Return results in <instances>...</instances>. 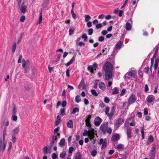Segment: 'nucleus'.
Returning a JSON list of instances; mask_svg holds the SVG:
<instances>
[{
	"instance_id": "1",
	"label": "nucleus",
	"mask_w": 159,
	"mask_h": 159,
	"mask_svg": "<svg viewBox=\"0 0 159 159\" xmlns=\"http://www.w3.org/2000/svg\"><path fill=\"white\" fill-rule=\"evenodd\" d=\"M108 124L107 122L103 123L100 127V129L102 132L103 134H105L107 133L109 134H111L112 132V129L111 127H108Z\"/></svg>"
},
{
	"instance_id": "2",
	"label": "nucleus",
	"mask_w": 159,
	"mask_h": 159,
	"mask_svg": "<svg viewBox=\"0 0 159 159\" xmlns=\"http://www.w3.org/2000/svg\"><path fill=\"white\" fill-rule=\"evenodd\" d=\"M123 43V41H119L116 44L115 48L111 54V55L114 56L118 52V50L121 48Z\"/></svg>"
},
{
	"instance_id": "3",
	"label": "nucleus",
	"mask_w": 159,
	"mask_h": 159,
	"mask_svg": "<svg viewBox=\"0 0 159 159\" xmlns=\"http://www.w3.org/2000/svg\"><path fill=\"white\" fill-rule=\"evenodd\" d=\"M113 66L110 62H107L104 65L103 69L105 71H112Z\"/></svg>"
},
{
	"instance_id": "4",
	"label": "nucleus",
	"mask_w": 159,
	"mask_h": 159,
	"mask_svg": "<svg viewBox=\"0 0 159 159\" xmlns=\"http://www.w3.org/2000/svg\"><path fill=\"white\" fill-rule=\"evenodd\" d=\"M124 121V119L123 118H119L116 120L114 123L115 129H118L120 125L123 123Z\"/></svg>"
},
{
	"instance_id": "5",
	"label": "nucleus",
	"mask_w": 159,
	"mask_h": 159,
	"mask_svg": "<svg viewBox=\"0 0 159 159\" xmlns=\"http://www.w3.org/2000/svg\"><path fill=\"white\" fill-rule=\"evenodd\" d=\"M136 100V98L135 95L132 94L129 97L128 99V103L129 105H131L134 103Z\"/></svg>"
},
{
	"instance_id": "6",
	"label": "nucleus",
	"mask_w": 159,
	"mask_h": 159,
	"mask_svg": "<svg viewBox=\"0 0 159 159\" xmlns=\"http://www.w3.org/2000/svg\"><path fill=\"white\" fill-rule=\"evenodd\" d=\"M106 139H103L101 138L99 140L98 144L100 145L102 144V149H103L107 147V142Z\"/></svg>"
},
{
	"instance_id": "7",
	"label": "nucleus",
	"mask_w": 159,
	"mask_h": 159,
	"mask_svg": "<svg viewBox=\"0 0 159 159\" xmlns=\"http://www.w3.org/2000/svg\"><path fill=\"white\" fill-rule=\"evenodd\" d=\"M105 75L104 77V80H109L112 77V71H105Z\"/></svg>"
},
{
	"instance_id": "8",
	"label": "nucleus",
	"mask_w": 159,
	"mask_h": 159,
	"mask_svg": "<svg viewBox=\"0 0 159 159\" xmlns=\"http://www.w3.org/2000/svg\"><path fill=\"white\" fill-rule=\"evenodd\" d=\"M60 133H57L56 134H54V135L52 136V139L51 142L50 146L52 147L54 145V143H56V141H55L57 139L58 137L57 136H59L60 135Z\"/></svg>"
},
{
	"instance_id": "9",
	"label": "nucleus",
	"mask_w": 159,
	"mask_h": 159,
	"mask_svg": "<svg viewBox=\"0 0 159 159\" xmlns=\"http://www.w3.org/2000/svg\"><path fill=\"white\" fill-rule=\"evenodd\" d=\"M7 144V142L2 140L1 138H0V150L4 151L5 149Z\"/></svg>"
},
{
	"instance_id": "10",
	"label": "nucleus",
	"mask_w": 159,
	"mask_h": 159,
	"mask_svg": "<svg viewBox=\"0 0 159 159\" xmlns=\"http://www.w3.org/2000/svg\"><path fill=\"white\" fill-rule=\"evenodd\" d=\"M98 66V65L96 63H94L92 65H90L87 67L88 70L92 73L93 72V70H96Z\"/></svg>"
},
{
	"instance_id": "11",
	"label": "nucleus",
	"mask_w": 159,
	"mask_h": 159,
	"mask_svg": "<svg viewBox=\"0 0 159 159\" xmlns=\"http://www.w3.org/2000/svg\"><path fill=\"white\" fill-rule=\"evenodd\" d=\"M102 121V120L99 117H96L94 120V123L96 126H99Z\"/></svg>"
},
{
	"instance_id": "12",
	"label": "nucleus",
	"mask_w": 159,
	"mask_h": 159,
	"mask_svg": "<svg viewBox=\"0 0 159 159\" xmlns=\"http://www.w3.org/2000/svg\"><path fill=\"white\" fill-rule=\"evenodd\" d=\"M155 152L156 147L155 146H153L149 154V156L151 159H153L155 158Z\"/></svg>"
},
{
	"instance_id": "13",
	"label": "nucleus",
	"mask_w": 159,
	"mask_h": 159,
	"mask_svg": "<svg viewBox=\"0 0 159 159\" xmlns=\"http://www.w3.org/2000/svg\"><path fill=\"white\" fill-rule=\"evenodd\" d=\"M137 72L135 70H131L129 71L125 74V76H127V75L129 76L133 77L134 78H136V77Z\"/></svg>"
},
{
	"instance_id": "14",
	"label": "nucleus",
	"mask_w": 159,
	"mask_h": 159,
	"mask_svg": "<svg viewBox=\"0 0 159 159\" xmlns=\"http://www.w3.org/2000/svg\"><path fill=\"white\" fill-rule=\"evenodd\" d=\"M27 8V6L25 5L24 2H23L20 6V11L23 14H25Z\"/></svg>"
},
{
	"instance_id": "15",
	"label": "nucleus",
	"mask_w": 159,
	"mask_h": 159,
	"mask_svg": "<svg viewBox=\"0 0 159 159\" xmlns=\"http://www.w3.org/2000/svg\"><path fill=\"white\" fill-rule=\"evenodd\" d=\"M120 139V135L118 134H116L112 136L111 138V140L114 143L118 140Z\"/></svg>"
},
{
	"instance_id": "16",
	"label": "nucleus",
	"mask_w": 159,
	"mask_h": 159,
	"mask_svg": "<svg viewBox=\"0 0 159 159\" xmlns=\"http://www.w3.org/2000/svg\"><path fill=\"white\" fill-rule=\"evenodd\" d=\"M159 49V47H157L155 51L154 54V55L153 57L151 59V67L152 66L154 63V58L156 57V56L157 54L158 53V50Z\"/></svg>"
},
{
	"instance_id": "17",
	"label": "nucleus",
	"mask_w": 159,
	"mask_h": 159,
	"mask_svg": "<svg viewBox=\"0 0 159 159\" xmlns=\"http://www.w3.org/2000/svg\"><path fill=\"white\" fill-rule=\"evenodd\" d=\"M115 113V108L114 107H112L111 110V111L109 114H108V117L110 118H111Z\"/></svg>"
},
{
	"instance_id": "18",
	"label": "nucleus",
	"mask_w": 159,
	"mask_h": 159,
	"mask_svg": "<svg viewBox=\"0 0 159 159\" xmlns=\"http://www.w3.org/2000/svg\"><path fill=\"white\" fill-rule=\"evenodd\" d=\"M147 101L148 103H151L155 99L154 96L152 95H150L147 97Z\"/></svg>"
},
{
	"instance_id": "19",
	"label": "nucleus",
	"mask_w": 159,
	"mask_h": 159,
	"mask_svg": "<svg viewBox=\"0 0 159 159\" xmlns=\"http://www.w3.org/2000/svg\"><path fill=\"white\" fill-rule=\"evenodd\" d=\"M75 61V57L74 56L68 62L65 64L66 66L67 67L69 66L74 62Z\"/></svg>"
},
{
	"instance_id": "20",
	"label": "nucleus",
	"mask_w": 159,
	"mask_h": 159,
	"mask_svg": "<svg viewBox=\"0 0 159 159\" xmlns=\"http://www.w3.org/2000/svg\"><path fill=\"white\" fill-rule=\"evenodd\" d=\"M30 64V62L29 61H26L24 59L22 60V67L25 68L26 66H29Z\"/></svg>"
},
{
	"instance_id": "21",
	"label": "nucleus",
	"mask_w": 159,
	"mask_h": 159,
	"mask_svg": "<svg viewBox=\"0 0 159 159\" xmlns=\"http://www.w3.org/2000/svg\"><path fill=\"white\" fill-rule=\"evenodd\" d=\"M99 87L100 89L104 90L105 89V85L104 83L100 82L99 83Z\"/></svg>"
},
{
	"instance_id": "22",
	"label": "nucleus",
	"mask_w": 159,
	"mask_h": 159,
	"mask_svg": "<svg viewBox=\"0 0 159 159\" xmlns=\"http://www.w3.org/2000/svg\"><path fill=\"white\" fill-rule=\"evenodd\" d=\"M67 126L68 128H73V121L71 120H69L67 122Z\"/></svg>"
},
{
	"instance_id": "23",
	"label": "nucleus",
	"mask_w": 159,
	"mask_h": 159,
	"mask_svg": "<svg viewBox=\"0 0 159 159\" xmlns=\"http://www.w3.org/2000/svg\"><path fill=\"white\" fill-rule=\"evenodd\" d=\"M132 25L129 22H127L126 23V29L127 30H129L131 29Z\"/></svg>"
},
{
	"instance_id": "24",
	"label": "nucleus",
	"mask_w": 159,
	"mask_h": 159,
	"mask_svg": "<svg viewBox=\"0 0 159 159\" xmlns=\"http://www.w3.org/2000/svg\"><path fill=\"white\" fill-rule=\"evenodd\" d=\"M65 139H62L60 140L59 143V145L61 147H63L65 145Z\"/></svg>"
},
{
	"instance_id": "25",
	"label": "nucleus",
	"mask_w": 159,
	"mask_h": 159,
	"mask_svg": "<svg viewBox=\"0 0 159 159\" xmlns=\"http://www.w3.org/2000/svg\"><path fill=\"white\" fill-rule=\"evenodd\" d=\"M75 30V27L74 26L70 27L69 30V34L70 35H72L74 33Z\"/></svg>"
},
{
	"instance_id": "26",
	"label": "nucleus",
	"mask_w": 159,
	"mask_h": 159,
	"mask_svg": "<svg viewBox=\"0 0 159 159\" xmlns=\"http://www.w3.org/2000/svg\"><path fill=\"white\" fill-rule=\"evenodd\" d=\"M126 131L127 138H131L132 136V129L128 130Z\"/></svg>"
},
{
	"instance_id": "27",
	"label": "nucleus",
	"mask_w": 159,
	"mask_h": 159,
	"mask_svg": "<svg viewBox=\"0 0 159 159\" xmlns=\"http://www.w3.org/2000/svg\"><path fill=\"white\" fill-rule=\"evenodd\" d=\"M115 148L117 149L118 150H120L123 149L124 148V145L121 144H118Z\"/></svg>"
},
{
	"instance_id": "28",
	"label": "nucleus",
	"mask_w": 159,
	"mask_h": 159,
	"mask_svg": "<svg viewBox=\"0 0 159 159\" xmlns=\"http://www.w3.org/2000/svg\"><path fill=\"white\" fill-rule=\"evenodd\" d=\"M119 93V89L117 87H115L113 89L112 92V94H116Z\"/></svg>"
},
{
	"instance_id": "29",
	"label": "nucleus",
	"mask_w": 159,
	"mask_h": 159,
	"mask_svg": "<svg viewBox=\"0 0 159 159\" xmlns=\"http://www.w3.org/2000/svg\"><path fill=\"white\" fill-rule=\"evenodd\" d=\"M19 128L18 127L15 128L13 131L12 134H14V135L15 134H17L19 132Z\"/></svg>"
},
{
	"instance_id": "30",
	"label": "nucleus",
	"mask_w": 159,
	"mask_h": 159,
	"mask_svg": "<svg viewBox=\"0 0 159 159\" xmlns=\"http://www.w3.org/2000/svg\"><path fill=\"white\" fill-rule=\"evenodd\" d=\"M158 63L159 61L157 59H156L154 64V68L155 70H156L157 68Z\"/></svg>"
},
{
	"instance_id": "31",
	"label": "nucleus",
	"mask_w": 159,
	"mask_h": 159,
	"mask_svg": "<svg viewBox=\"0 0 159 159\" xmlns=\"http://www.w3.org/2000/svg\"><path fill=\"white\" fill-rule=\"evenodd\" d=\"M85 21L86 22H88L91 18V16L89 15H85L84 16Z\"/></svg>"
},
{
	"instance_id": "32",
	"label": "nucleus",
	"mask_w": 159,
	"mask_h": 159,
	"mask_svg": "<svg viewBox=\"0 0 159 159\" xmlns=\"http://www.w3.org/2000/svg\"><path fill=\"white\" fill-rule=\"evenodd\" d=\"M81 101L80 97L79 95H77L76 96L75 98V101L77 103L80 102Z\"/></svg>"
},
{
	"instance_id": "33",
	"label": "nucleus",
	"mask_w": 159,
	"mask_h": 159,
	"mask_svg": "<svg viewBox=\"0 0 159 159\" xmlns=\"http://www.w3.org/2000/svg\"><path fill=\"white\" fill-rule=\"evenodd\" d=\"M66 155V153L65 151H63L61 153L60 155V157L61 158H64Z\"/></svg>"
},
{
	"instance_id": "34",
	"label": "nucleus",
	"mask_w": 159,
	"mask_h": 159,
	"mask_svg": "<svg viewBox=\"0 0 159 159\" xmlns=\"http://www.w3.org/2000/svg\"><path fill=\"white\" fill-rule=\"evenodd\" d=\"M95 133H89V137L90 139H93L94 138Z\"/></svg>"
},
{
	"instance_id": "35",
	"label": "nucleus",
	"mask_w": 159,
	"mask_h": 159,
	"mask_svg": "<svg viewBox=\"0 0 159 159\" xmlns=\"http://www.w3.org/2000/svg\"><path fill=\"white\" fill-rule=\"evenodd\" d=\"M91 92L93 95L94 96H98V94L95 90L92 89L91 90Z\"/></svg>"
},
{
	"instance_id": "36",
	"label": "nucleus",
	"mask_w": 159,
	"mask_h": 159,
	"mask_svg": "<svg viewBox=\"0 0 159 159\" xmlns=\"http://www.w3.org/2000/svg\"><path fill=\"white\" fill-rule=\"evenodd\" d=\"M79 111V108L78 107H75L73 110L72 113L73 114H75L76 112H78Z\"/></svg>"
},
{
	"instance_id": "37",
	"label": "nucleus",
	"mask_w": 159,
	"mask_h": 159,
	"mask_svg": "<svg viewBox=\"0 0 159 159\" xmlns=\"http://www.w3.org/2000/svg\"><path fill=\"white\" fill-rule=\"evenodd\" d=\"M91 156L93 157H94L97 155V152L96 150H93L91 152Z\"/></svg>"
},
{
	"instance_id": "38",
	"label": "nucleus",
	"mask_w": 159,
	"mask_h": 159,
	"mask_svg": "<svg viewBox=\"0 0 159 159\" xmlns=\"http://www.w3.org/2000/svg\"><path fill=\"white\" fill-rule=\"evenodd\" d=\"M153 140L154 139L153 138V136L151 135H150L148 138V141L150 143H152L153 142Z\"/></svg>"
},
{
	"instance_id": "39",
	"label": "nucleus",
	"mask_w": 159,
	"mask_h": 159,
	"mask_svg": "<svg viewBox=\"0 0 159 159\" xmlns=\"http://www.w3.org/2000/svg\"><path fill=\"white\" fill-rule=\"evenodd\" d=\"M60 114L62 116L66 115L65 110L64 108H61L60 110Z\"/></svg>"
},
{
	"instance_id": "40",
	"label": "nucleus",
	"mask_w": 159,
	"mask_h": 159,
	"mask_svg": "<svg viewBox=\"0 0 159 159\" xmlns=\"http://www.w3.org/2000/svg\"><path fill=\"white\" fill-rule=\"evenodd\" d=\"M81 156L79 152H77L76 153L75 156V159H81Z\"/></svg>"
},
{
	"instance_id": "41",
	"label": "nucleus",
	"mask_w": 159,
	"mask_h": 159,
	"mask_svg": "<svg viewBox=\"0 0 159 159\" xmlns=\"http://www.w3.org/2000/svg\"><path fill=\"white\" fill-rule=\"evenodd\" d=\"M91 118V116L89 115L86 120V123L89 124L90 123V120Z\"/></svg>"
},
{
	"instance_id": "42",
	"label": "nucleus",
	"mask_w": 159,
	"mask_h": 159,
	"mask_svg": "<svg viewBox=\"0 0 159 159\" xmlns=\"http://www.w3.org/2000/svg\"><path fill=\"white\" fill-rule=\"evenodd\" d=\"M42 12L41 11V12L40 13L39 15V24L41 23L42 22Z\"/></svg>"
},
{
	"instance_id": "43",
	"label": "nucleus",
	"mask_w": 159,
	"mask_h": 159,
	"mask_svg": "<svg viewBox=\"0 0 159 159\" xmlns=\"http://www.w3.org/2000/svg\"><path fill=\"white\" fill-rule=\"evenodd\" d=\"M48 148L47 146L45 147L43 149V153L44 154L46 155L48 153Z\"/></svg>"
},
{
	"instance_id": "44",
	"label": "nucleus",
	"mask_w": 159,
	"mask_h": 159,
	"mask_svg": "<svg viewBox=\"0 0 159 159\" xmlns=\"http://www.w3.org/2000/svg\"><path fill=\"white\" fill-rule=\"evenodd\" d=\"M108 52V51H107V49L105 48L102 49V55L104 56L107 54Z\"/></svg>"
},
{
	"instance_id": "45",
	"label": "nucleus",
	"mask_w": 159,
	"mask_h": 159,
	"mask_svg": "<svg viewBox=\"0 0 159 159\" xmlns=\"http://www.w3.org/2000/svg\"><path fill=\"white\" fill-rule=\"evenodd\" d=\"M110 110V108L109 107H106L105 112L106 114L107 115V116L108 117V114H109V112Z\"/></svg>"
},
{
	"instance_id": "46",
	"label": "nucleus",
	"mask_w": 159,
	"mask_h": 159,
	"mask_svg": "<svg viewBox=\"0 0 159 159\" xmlns=\"http://www.w3.org/2000/svg\"><path fill=\"white\" fill-rule=\"evenodd\" d=\"M88 130L89 131V133H95L94 129H93L91 126H89L88 128Z\"/></svg>"
},
{
	"instance_id": "47",
	"label": "nucleus",
	"mask_w": 159,
	"mask_h": 159,
	"mask_svg": "<svg viewBox=\"0 0 159 159\" xmlns=\"http://www.w3.org/2000/svg\"><path fill=\"white\" fill-rule=\"evenodd\" d=\"M124 128L125 129L126 131L128 130H130L131 129L129 127V126L128 125H126L125 123V124L124 125Z\"/></svg>"
},
{
	"instance_id": "48",
	"label": "nucleus",
	"mask_w": 159,
	"mask_h": 159,
	"mask_svg": "<svg viewBox=\"0 0 159 159\" xmlns=\"http://www.w3.org/2000/svg\"><path fill=\"white\" fill-rule=\"evenodd\" d=\"M82 38L84 39V41H85L87 40L88 37L86 34H84L82 36Z\"/></svg>"
},
{
	"instance_id": "49",
	"label": "nucleus",
	"mask_w": 159,
	"mask_h": 159,
	"mask_svg": "<svg viewBox=\"0 0 159 159\" xmlns=\"http://www.w3.org/2000/svg\"><path fill=\"white\" fill-rule=\"evenodd\" d=\"M11 119L14 121H16L17 119V117L16 116L12 115L11 117Z\"/></svg>"
},
{
	"instance_id": "50",
	"label": "nucleus",
	"mask_w": 159,
	"mask_h": 159,
	"mask_svg": "<svg viewBox=\"0 0 159 159\" xmlns=\"http://www.w3.org/2000/svg\"><path fill=\"white\" fill-rule=\"evenodd\" d=\"M93 32V30L92 28L89 29L88 30V34L89 35H91Z\"/></svg>"
},
{
	"instance_id": "51",
	"label": "nucleus",
	"mask_w": 159,
	"mask_h": 159,
	"mask_svg": "<svg viewBox=\"0 0 159 159\" xmlns=\"http://www.w3.org/2000/svg\"><path fill=\"white\" fill-rule=\"evenodd\" d=\"M73 151V148L72 147L69 148L68 150L69 153L71 155V154Z\"/></svg>"
},
{
	"instance_id": "52",
	"label": "nucleus",
	"mask_w": 159,
	"mask_h": 159,
	"mask_svg": "<svg viewBox=\"0 0 159 159\" xmlns=\"http://www.w3.org/2000/svg\"><path fill=\"white\" fill-rule=\"evenodd\" d=\"M12 141L13 143H15L16 141V138L15 136V135H14V134H12Z\"/></svg>"
},
{
	"instance_id": "53",
	"label": "nucleus",
	"mask_w": 159,
	"mask_h": 159,
	"mask_svg": "<svg viewBox=\"0 0 159 159\" xmlns=\"http://www.w3.org/2000/svg\"><path fill=\"white\" fill-rule=\"evenodd\" d=\"M104 102L106 103H108L110 102V99L107 97H106L104 98Z\"/></svg>"
},
{
	"instance_id": "54",
	"label": "nucleus",
	"mask_w": 159,
	"mask_h": 159,
	"mask_svg": "<svg viewBox=\"0 0 159 159\" xmlns=\"http://www.w3.org/2000/svg\"><path fill=\"white\" fill-rule=\"evenodd\" d=\"M71 14L73 18L74 19H75L76 17V15L74 13V10H71Z\"/></svg>"
},
{
	"instance_id": "55",
	"label": "nucleus",
	"mask_w": 159,
	"mask_h": 159,
	"mask_svg": "<svg viewBox=\"0 0 159 159\" xmlns=\"http://www.w3.org/2000/svg\"><path fill=\"white\" fill-rule=\"evenodd\" d=\"M52 159H57V155L55 153H53L52 154Z\"/></svg>"
},
{
	"instance_id": "56",
	"label": "nucleus",
	"mask_w": 159,
	"mask_h": 159,
	"mask_svg": "<svg viewBox=\"0 0 159 159\" xmlns=\"http://www.w3.org/2000/svg\"><path fill=\"white\" fill-rule=\"evenodd\" d=\"M88 131L86 129L84 130V132L83 133V135L84 136H86L87 135H88Z\"/></svg>"
},
{
	"instance_id": "57",
	"label": "nucleus",
	"mask_w": 159,
	"mask_h": 159,
	"mask_svg": "<svg viewBox=\"0 0 159 159\" xmlns=\"http://www.w3.org/2000/svg\"><path fill=\"white\" fill-rule=\"evenodd\" d=\"M59 127H57V128H55L54 129V134H57V133L59 131Z\"/></svg>"
},
{
	"instance_id": "58",
	"label": "nucleus",
	"mask_w": 159,
	"mask_h": 159,
	"mask_svg": "<svg viewBox=\"0 0 159 159\" xmlns=\"http://www.w3.org/2000/svg\"><path fill=\"white\" fill-rule=\"evenodd\" d=\"M99 107L101 108H103L105 107V104L103 102H101L99 105Z\"/></svg>"
},
{
	"instance_id": "59",
	"label": "nucleus",
	"mask_w": 159,
	"mask_h": 159,
	"mask_svg": "<svg viewBox=\"0 0 159 159\" xmlns=\"http://www.w3.org/2000/svg\"><path fill=\"white\" fill-rule=\"evenodd\" d=\"M62 106L64 107H65L66 105V101H63L61 104Z\"/></svg>"
},
{
	"instance_id": "60",
	"label": "nucleus",
	"mask_w": 159,
	"mask_h": 159,
	"mask_svg": "<svg viewBox=\"0 0 159 159\" xmlns=\"http://www.w3.org/2000/svg\"><path fill=\"white\" fill-rule=\"evenodd\" d=\"M148 109L145 108L144 109V115H147L148 114Z\"/></svg>"
},
{
	"instance_id": "61",
	"label": "nucleus",
	"mask_w": 159,
	"mask_h": 159,
	"mask_svg": "<svg viewBox=\"0 0 159 159\" xmlns=\"http://www.w3.org/2000/svg\"><path fill=\"white\" fill-rule=\"evenodd\" d=\"M25 16H23L20 17V20L21 22H23L25 21Z\"/></svg>"
},
{
	"instance_id": "62",
	"label": "nucleus",
	"mask_w": 159,
	"mask_h": 159,
	"mask_svg": "<svg viewBox=\"0 0 159 159\" xmlns=\"http://www.w3.org/2000/svg\"><path fill=\"white\" fill-rule=\"evenodd\" d=\"M104 38L103 36H101L98 38V41L100 42H103L104 40Z\"/></svg>"
},
{
	"instance_id": "63",
	"label": "nucleus",
	"mask_w": 159,
	"mask_h": 159,
	"mask_svg": "<svg viewBox=\"0 0 159 159\" xmlns=\"http://www.w3.org/2000/svg\"><path fill=\"white\" fill-rule=\"evenodd\" d=\"M126 92V90L124 89L122 90L120 94V96H123Z\"/></svg>"
},
{
	"instance_id": "64",
	"label": "nucleus",
	"mask_w": 159,
	"mask_h": 159,
	"mask_svg": "<svg viewBox=\"0 0 159 159\" xmlns=\"http://www.w3.org/2000/svg\"><path fill=\"white\" fill-rule=\"evenodd\" d=\"M102 26V25L101 23H99L98 24H97L96 26V27L98 29H99L101 28Z\"/></svg>"
}]
</instances>
